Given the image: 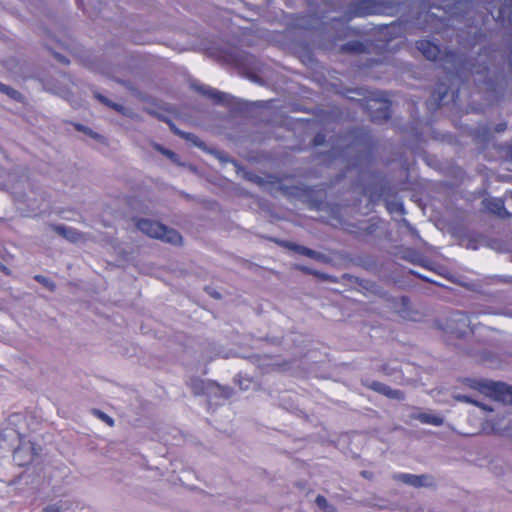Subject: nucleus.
Segmentation results:
<instances>
[{
	"label": "nucleus",
	"instance_id": "nucleus-1",
	"mask_svg": "<svg viewBox=\"0 0 512 512\" xmlns=\"http://www.w3.org/2000/svg\"><path fill=\"white\" fill-rule=\"evenodd\" d=\"M137 227L151 238L160 239L175 245L181 242V236L176 230L170 229L159 222L141 219L137 222Z\"/></svg>",
	"mask_w": 512,
	"mask_h": 512
},
{
	"label": "nucleus",
	"instance_id": "nucleus-2",
	"mask_svg": "<svg viewBox=\"0 0 512 512\" xmlns=\"http://www.w3.org/2000/svg\"><path fill=\"white\" fill-rule=\"evenodd\" d=\"M479 390L495 398L498 401H502L512 405V387L504 383L497 382H483L479 383Z\"/></svg>",
	"mask_w": 512,
	"mask_h": 512
},
{
	"label": "nucleus",
	"instance_id": "nucleus-3",
	"mask_svg": "<svg viewBox=\"0 0 512 512\" xmlns=\"http://www.w3.org/2000/svg\"><path fill=\"white\" fill-rule=\"evenodd\" d=\"M192 87L199 93L214 100L216 103H224L227 101V98L229 97L228 94L222 93V92H220L210 86L204 85V84L194 82V83H192Z\"/></svg>",
	"mask_w": 512,
	"mask_h": 512
},
{
	"label": "nucleus",
	"instance_id": "nucleus-4",
	"mask_svg": "<svg viewBox=\"0 0 512 512\" xmlns=\"http://www.w3.org/2000/svg\"><path fill=\"white\" fill-rule=\"evenodd\" d=\"M367 109L370 112V116L373 120L389 118L390 111L386 102L373 100L368 103Z\"/></svg>",
	"mask_w": 512,
	"mask_h": 512
},
{
	"label": "nucleus",
	"instance_id": "nucleus-5",
	"mask_svg": "<svg viewBox=\"0 0 512 512\" xmlns=\"http://www.w3.org/2000/svg\"><path fill=\"white\" fill-rule=\"evenodd\" d=\"M417 49L423 56L431 61H435L440 55V48L435 43L429 40H420L416 43Z\"/></svg>",
	"mask_w": 512,
	"mask_h": 512
},
{
	"label": "nucleus",
	"instance_id": "nucleus-6",
	"mask_svg": "<svg viewBox=\"0 0 512 512\" xmlns=\"http://www.w3.org/2000/svg\"><path fill=\"white\" fill-rule=\"evenodd\" d=\"M483 203L486 209L500 217L510 216L509 212L504 207L503 200L500 198H488L485 199Z\"/></svg>",
	"mask_w": 512,
	"mask_h": 512
},
{
	"label": "nucleus",
	"instance_id": "nucleus-7",
	"mask_svg": "<svg viewBox=\"0 0 512 512\" xmlns=\"http://www.w3.org/2000/svg\"><path fill=\"white\" fill-rule=\"evenodd\" d=\"M370 388L392 399L403 398V393L400 390L391 389L389 386L377 381L372 382Z\"/></svg>",
	"mask_w": 512,
	"mask_h": 512
},
{
	"label": "nucleus",
	"instance_id": "nucleus-8",
	"mask_svg": "<svg viewBox=\"0 0 512 512\" xmlns=\"http://www.w3.org/2000/svg\"><path fill=\"white\" fill-rule=\"evenodd\" d=\"M396 479L414 486V487H422L425 485L426 478L424 476H417L413 474L401 473L395 476Z\"/></svg>",
	"mask_w": 512,
	"mask_h": 512
},
{
	"label": "nucleus",
	"instance_id": "nucleus-9",
	"mask_svg": "<svg viewBox=\"0 0 512 512\" xmlns=\"http://www.w3.org/2000/svg\"><path fill=\"white\" fill-rule=\"evenodd\" d=\"M414 419L419 420L421 423L440 426L443 423L442 417L428 413H417L413 415Z\"/></svg>",
	"mask_w": 512,
	"mask_h": 512
},
{
	"label": "nucleus",
	"instance_id": "nucleus-10",
	"mask_svg": "<svg viewBox=\"0 0 512 512\" xmlns=\"http://www.w3.org/2000/svg\"><path fill=\"white\" fill-rule=\"evenodd\" d=\"M56 230L71 242H76L81 238V235L75 229L70 227L58 226Z\"/></svg>",
	"mask_w": 512,
	"mask_h": 512
},
{
	"label": "nucleus",
	"instance_id": "nucleus-11",
	"mask_svg": "<svg viewBox=\"0 0 512 512\" xmlns=\"http://www.w3.org/2000/svg\"><path fill=\"white\" fill-rule=\"evenodd\" d=\"M453 322H456V323H459L461 325V327L457 328V332L459 334H462L464 333V329L465 327L468 326L469 324V319L468 317L463 314V313H456L452 316V319H451Z\"/></svg>",
	"mask_w": 512,
	"mask_h": 512
},
{
	"label": "nucleus",
	"instance_id": "nucleus-12",
	"mask_svg": "<svg viewBox=\"0 0 512 512\" xmlns=\"http://www.w3.org/2000/svg\"><path fill=\"white\" fill-rule=\"evenodd\" d=\"M286 246L294 251H296L297 253L301 254V255H305V256H308L310 258H314L316 256V252L309 249V248H306L304 246H300V245H296V244H292V243H287Z\"/></svg>",
	"mask_w": 512,
	"mask_h": 512
},
{
	"label": "nucleus",
	"instance_id": "nucleus-13",
	"mask_svg": "<svg viewBox=\"0 0 512 512\" xmlns=\"http://www.w3.org/2000/svg\"><path fill=\"white\" fill-rule=\"evenodd\" d=\"M451 63L452 66H453V69L458 73L460 71L461 68L458 67V63H459V58L458 56L455 54V53H447L445 55V59H444V66H445V69H450L447 64Z\"/></svg>",
	"mask_w": 512,
	"mask_h": 512
},
{
	"label": "nucleus",
	"instance_id": "nucleus-14",
	"mask_svg": "<svg viewBox=\"0 0 512 512\" xmlns=\"http://www.w3.org/2000/svg\"><path fill=\"white\" fill-rule=\"evenodd\" d=\"M67 509L66 504L63 501L49 504L44 508V512H62Z\"/></svg>",
	"mask_w": 512,
	"mask_h": 512
},
{
	"label": "nucleus",
	"instance_id": "nucleus-15",
	"mask_svg": "<svg viewBox=\"0 0 512 512\" xmlns=\"http://www.w3.org/2000/svg\"><path fill=\"white\" fill-rule=\"evenodd\" d=\"M456 399L459 400V401L467 402V403H473V404H475L477 406H480L484 410H488V411H493L494 410V408L488 407L486 405H482V404H480L479 402L473 400L471 397H469L467 395H457Z\"/></svg>",
	"mask_w": 512,
	"mask_h": 512
},
{
	"label": "nucleus",
	"instance_id": "nucleus-16",
	"mask_svg": "<svg viewBox=\"0 0 512 512\" xmlns=\"http://www.w3.org/2000/svg\"><path fill=\"white\" fill-rule=\"evenodd\" d=\"M24 452V448L20 447L14 452V461H16L19 465H24L32 460V454L28 456L27 460L22 459V453Z\"/></svg>",
	"mask_w": 512,
	"mask_h": 512
},
{
	"label": "nucleus",
	"instance_id": "nucleus-17",
	"mask_svg": "<svg viewBox=\"0 0 512 512\" xmlns=\"http://www.w3.org/2000/svg\"><path fill=\"white\" fill-rule=\"evenodd\" d=\"M0 91L9 95L11 98H14V99H18L20 97L19 92L6 86L5 84H0Z\"/></svg>",
	"mask_w": 512,
	"mask_h": 512
},
{
	"label": "nucleus",
	"instance_id": "nucleus-18",
	"mask_svg": "<svg viewBox=\"0 0 512 512\" xmlns=\"http://www.w3.org/2000/svg\"><path fill=\"white\" fill-rule=\"evenodd\" d=\"M35 280L44 285L45 287L49 288L50 290H54L55 288L54 283L42 275L35 276Z\"/></svg>",
	"mask_w": 512,
	"mask_h": 512
},
{
	"label": "nucleus",
	"instance_id": "nucleus-19",
	"mask_svg": "<svg viewBox=\"0 0 512 512\" xmlns=\"http://www.w3.org/2000/svg\"><path fill=\"white\" fill-rule=\"evenodd\" d=\"M316 504L321 508V509H324V510H327L328 509V502L326 500V498L324 496H321V495H318L317 498H316Z\"/></svg>",
	"mask_w": 512,
	"mask_h": 512
},
{
	"label": "nucleus",
	"instance_id": "nucleus-20",
	"mask_svg": "<svg viewBox=\"0 0 512 512\" xmlns=\"http://www.w3.org/2000/svg\"><path fill=\"white\" fill-rule=\"evenodd\" d=\"M388 209L391 212H399L400 214L404 213V208H403L402 204H400V203H394V204L391 203L388 205Z\"/></svg>",
	"mask_w": 512,
	"mask_h": 512
},
{
	"label": "nucleus",
	"instance_id": "nucleus-21",
	"mask_svg": "<svg viewBox=\"0 0 512 512\" xmlns=\"http://www.w3.org/2000/svg\"><path fill=\"white\" fill-rule=\"evenodd\" d=\"M98 417L100 419H102L103 421H105L107 424H109L110 426H112L114 424V421L111 417H109L108 415H106L105 413L101 412V411H96L95 412Z\"/></svg>",
	"mask_w": 512,
	"mask_h": 512
},
{
	"label": "nucleus",
	"instance_id": "nucleus-22",
	"mask_svg": "<svg viewBox=\"0 0 512 512\" xmlns=\"http://www.w3.org/2000/svg\"><path fill=\"white\" fill-rule=\"evenodd\" d=\"M469 70L471 71V73H477V74H479V73H481L482 71L487 70V67H486V66H484L482 69L475 68V67H471V68H469Z\"/></svg>",
	"mask_w": 512,
	"mask_h": 512
},
{
	"label": "nucleus",
	"instance_id": "nucleus-23",
	"mask_svg": "<svg viewBox=\"0 0 512 512\" xmlns=\"http://www.w3.org/2000/svg\"><path fill=\"white\" fill-rule=\"evenodd\" d=\"M360 44L358 42H352L348 44V48L351 50H358Z\"/></svg>",
	"mask_w": 512,
	"mask_h": 512
},
{
	"label": "nucleus",
	"instance_id": "nucleus-24",
	"mask_svg": "<svg viewBox=\"0 0 512 512\" xmlns=\"http://www.w3.org/2000/svg\"><path fill=\"white\" fill-rule=\"evenodd\" d=\"M97 98H98L101 102H103V103H105V104H107V105H110L109 101H108L104 96L97 95Z\"/></svg>",
	"mask_w": 512,
	"mask_h": 512
},
{
	"label": "nucleus",
	"instance_id": "nucleus-25",
	"mask_svg": "<svg viewBox=\"0 0 512 512\" xmlns=\"http://www.w3.org/2000/svg\"><path fill=\"white\" fill-rule=\"evenodd\" d=\"M163 153L170 158H173L175 156V154L173 152L168 151V150H164Z\"/></svg>",
	"mask_w": 512,
	"mask_h": 512
},
{
	"label": "nucleus",
	"instance_id": "nucleus-26",
	"mask_svg": "<svg viewBox=\"0 0 512 512\" xmlns=\"http://www.w3.org/2000/svg\"><path fill=\"white\" fill-rule=\"evenodd\" d=\"M0 269H1L2 271H4L6 274H8V271L6 270V268H5L4 266H1V265H0Z\"/></svg>",
	"mask_w": 512,
	"mask_h": 512
},
{
	"label": "nucleus",
	"instance_id": "nucleus-27",
	"mask_svg": "<svg viewBox=\"0 0 512 512\" xmlns=\"http://www.w3.org/2000/svg\"><path fill=\"white\" fill-rule=\"evenodd\" d=\"M500 429L494 428L493 431L498 432Z\"/></svg>",
	"mask_w": 512,
	"mask_h": 512
}]
</instances>
